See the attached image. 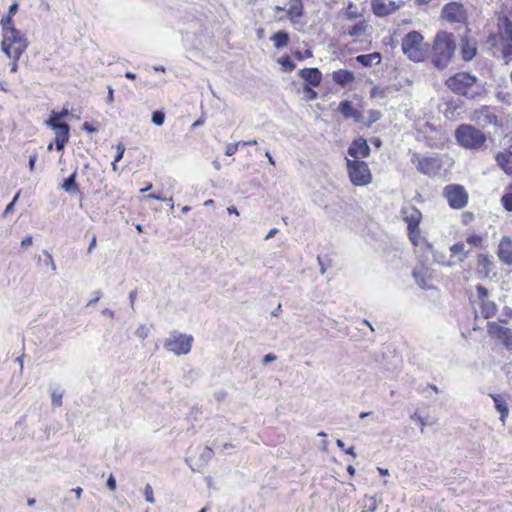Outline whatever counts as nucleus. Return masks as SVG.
<instances>
[{"label": "nucleus", "mask_w": 512, "mask_h": 512, "mask_svg": "<svg viewBox=\"0 0 512 512\" xmlns=\"http://www.w3.org/2000/svg\"><path fill=\"white\" fill-rule=\"evenodd\" d=\"M49 127L55 131V139L69 140L70 126L67 123L53 124Z\"/></svg>", "instance_id": "27"}, {"label": "nucleus", "mask_w": 512, "mask_h": 512, "mask_svg": "<svg viewBox=\"0 0 512 512\" xmlns=\"http://www.w3.org/2000/svg\"><path fill=\"white\" fill-rule=\"evenodd\" d=\"M45 254L47 255L46 264L51 267L52 271H56V263L53 257L47 251Z\"/></svg>", "instance_id": "50"}, {"label": "nucleus", "mask_w": 512, "mask_h": 512, "mask_svg": "<svg viewBox=\"0 0 512 512\" xmlns=\"http://www.w3.org/2000/svg\"><path fill=\"white\" fill-rule=\"evenodd\" d=\"M412 163L417 167L418 171L425 175H435L439 168V162L433 157H420L414 154L411 158Z\"/></svg>", "instance_id": "10"}, {"label": "nucleus", "mask_w": 512, "mask_h": 512, "mask_svg": "<svg viewBox=\"0 0 512 512\" xmlns=\"http://www.w3.org/2000/svg\"><path fill=\"white\" fill-rule=\"evenodd\" d=\"M124 152H125V146L122 143H119L117 145V154L114 158L115 162H119L123 158Z\"/></svg>", "instance_id": "48"}, {"label": "nucleus", "mask_w": 512, "mask_h": 512, "mask_svg": "<svg viewBox=\"0 0 512 512\" xmlns=\"http://www.w3.org/2000/svg\"><path fill=\"white\" fill-rule=\"evenodd\" d=\"M458 143L469 150H478L486 142L485 134L472 125L462 124L455 131Z\"/></svg>", "instance_id": "4"}, {"label": "nucleus", "mask_w": 512, "mask_h": 512, "mask_svg": "<svg viewBox=\"0 0 512 512\" xmlns=\"http://www.w3.org/2000/svg\"><path fill=\"white\" fill-rule=\"evenodd\" d=\"M456 49L453 34L441 31L436 34L431 48V62L439 70L448 67Z\"/></svg>", "instance_id": "1"}, {"label": "nucleus", "mask_w": 512, "mask_h": 512, "mask_svg": "<svg viewBox=\"0 0 512 512\" xmlns=\"http://www.w3.org/2000/svg\"><path fill=\"white\" fill-rule=\"evenodd\" d=\"M501 39L507 41V43L512 42V24L510 22L504 25L503 31L501 32Z\"/></svg>", "instance_id": "34"}, {"label": "nucleus", "mask_w": 512, "mask_h": 512, "mask_svg": "<svg viewBox=\"0 0 512 512\" xmlns=\"http://www.w3.org/2000/svg\"><path fill=\"white\" fill-rule=\"evenodd\" d=\"M495 160L498 166H500L507 175L512 176V160L509 154L506 152H499L496 155Z\"/></svg>", "instance_id": "25"}, {"label": "nucleus", "mask_w": 512, "mask_h": 512, "mask_svg": "<svg viewBox=\"0 0 512 512\" xmlns=\"http://www.w3.org/2000/svg\"><path fill=\"white\" fill-rule=\"evenodd\" d=\"M483 242V239L481 236L479 235H470L466 238V242H464L467 245H469L471 248L472 247H479L481 246Z\"/></svg>", "instance_id": "36"}, {"label": "nucleus", "mask_w": 512, "mask_h": 512, "mask_svg": "<svg viewBox=\"0 0 512 512\" xmlns=\"http://www.w3.org/2000/svg\"><path fill=\"white\" fill-rule=\"evenodd\" d=\"M381 114L379 111L376 110H370L369 111V123H374L377 120H379Z\"/></svg>", "instance_id": "49"}, {"label": "nucleus", "mask_w": 512, "mask_h": 512, "mask_svg": "<svg viewBox=\"0 0 512 512\" xmlns=\"http://www.w3.org/2000/svg\"><path fill=\"white\" fill-rule=\"evenodd\" d=\"M477 82V78L467 72H458L446 80V85L454 93L466 97H473L471 88Z\"/></svg>", "instance_id": "6"}, {"label": "nucleus", "mask_w": 512, "mask_h": 512, "mask_svg": "<svg viewBox=\"0 0 512 512\" xmlns=\"http://www.w3.org/2000/svg\"><path fill=\"white\" fill-rule=\"evenodd\" d=\"M404 221L407 223L410 239H413V233L417 230L422 218L421 212L416 207L404 208L401 211Z\"/></svg>", "instance_id": "13"}, {"label": "nucleus", "mask_w": 512, "mask_h": 512, "mask_svg": "<svg viewBox=\"0 0 512 512\" xmlns=\"http://www.w3.org/2000/svg\"><path fill=\"white\" fill-rule=\"evenodd\" d=\"M489 333L502 342L506 349L512 350V330L496 322L489 324Z\"/></svg>", "instance_id": "11"}, {"label": "nucleus", "mask_w": 512, "mask_h": 512, "mask_svg": "<svg viewBox=\"0 0 512 512\" xmlns=\"http://www.w3.org/2000/svg\"><path fill=\"white\" fill-rule=\"evenodd\" d=\"M474 120L482 127L497 126V116L493 108L484 106L474 113Z\"/></svg>", "instance_id": "14"}, {"label": "nucleus", "mask_w": 512, "mask_h": 512, "mask_svg": "<svg viewBox=\"0 0 512 512\" xmlns=\"http://www.w3.org/2000/svg\"><path fill=\"white\" fill-rule=\"evenodd\" d=\"M338 111L344 116V118H352L355 122L362 120V113L353 108L351 102L344 100L339 103Z\"/></svg>", "instance_id": "19"}, {"label": "nucleus", "mask_w": 512, "mask_h": 512, "mask_svg": "<svg viewBox=\"0 0 512 512\" xmlns=\"http://www.w3.org/2000/svg\"><path fill=\"white\" fill-rule=\"evenodd\" d=\"M150 333L149 328L145 324L139 325V327L136 329L135 334L138 338L141 340H144L148 337Z\"/></svg>", "instance_id": "42"}, {"label": "nucleus", "mask_w": 512, "mask_h": 512, "mask_svg": "<svg viewBox=\"0 0 512 512\" xmlns=\"http://www.w3.org/2000/svg\"><path fill=\"white\" fill-rule=\"evenodd\" d=\"M345 15L349 20H355L361 17L360 12L358 11L356 5L352 2H349L346 8Z\"/></svg>", "instance_id": "32"}, {"label": "nucleus", "mask_w": 512, "mask_h": 512, "mask_svg": "<svg viewBox=\"0 0 512 512\" xmlns=\"http://www.w3.org/2000/svg\"><path fill=\"white\" fill-rule=\"evenodd\" d=\"M32 243H33V239H32V237H31V236H26V237L22 240L21 245H22L23 247H29V246H31V245H32Z\"/></svg>", "instance_id": "59"}, {"label": "nucleus", "mask_w": 512, "mask_h": 512, "mask_svg": "<svg viewBox=\"0 0 512 512\" xmlns=\"http://www.w3.org/2000/svg\"><path fill=\"white\" fill-rule=\"evenodd\" d=\"M62 397H63V391L56 389L52 391L51 394V401L52 405L56 407H60L62 405Z\"/></svg>", "instance_id": "37"}, {"label": "nucleus", "mask_w": 512, "mask_h": 512, "mask_svg": "<svg viewBox=\"0 0 512 512\" xmlns=\"http://www.w3.org/2000/svg\"><path fill=\"white\" fill-rule=\"evenodd\" d=\"M144 497H145V500L148 503H150V504H154L155 503L153 488H152V486L150 484H146L145 485Z\"/></svg>", "instance_id": "41"}, {"label": "nucleus", "mask_w": 512, "mask_h": 512, "mask_svg": "<svg viewBox=\"0 0 512 512\" xmlns=\"http://www.w3.org/2000/svg\"><path fill=\"white\" fill-rule=\"evenodd\" d=\"M193 337L174 332L165 341L164 347L176 355H186L192 347Z\"/></svg>", "instance_id": "7"}, {"label": "nucleus", "mask_w": 512, "mask_h": 512, "mask_svg": "<svg viewBox=\"0 0 512 512\" xmlns=\"http://www.w3.org/2000/svg\"><path fill=\"white\" fill-rule=\"evenodd\" d=\"M278 62L281 64L284 71H286V72H291L295 68V64L291 61V59L288 56L281 57L278 60Z\"/></svg>", "instance_id": "38"}, {"label": "nucleus", "mask_w": 512, "mask_h": 512, "mask_svg": "<svg viewBox=\"0 0 512 512\" xmlns=\"http://www.w3.org/2000/svg\"><path fill=\"white\" fill-rule=\"evenodd\" d=\"M241 145V142H236V143H230L227 145L226 147V151H225V154L227 156H232L236 153V151L238 150V147Z\"/></svg>", "instance_id": "46"}, {"label": "nucleus", "mask_w": 512, "mask_h": 512, "mask_svg": "<svg viewBox=\"0 0 512 512\" xmlns=\"http://www.w3.org/2000/svg\"><path fill=\"white\" fill-rule=\"evenodd\" d=\"M107 487L114 491L116 489V480L113 475H110L107 479Z\"/></svg>", "instance_id": "52"}, {"label": "nucleus", "mask_w": 512, "mask_h": 512, "mask_svg": "<svg viewBox=\"0 0 512 512\" xmlns=\"http://www.w3.org/2000/svg\"><path fill=\"white\" fill-rule=\"evenodd\" d=\"M298 74L308 85L318 87L321 84L322 74L317 68H305L300 70Z\"/></svg>", "instance_id": "17"}, {"label": "nucleus", "mask_w": 512, "mask_h": 512, "mask_svg": "<svg viewBox=\"0 0 512 512\" xmlns=\"http://www.w3.org/2000/svg\"><path fill=\"white\" fill-rule=\"evenodd\" d=\"M69 111L67 108H63L60 112L52 111L48 120H46V125L51 126L53 124H60L59 121L64 117L68 116Z\"/></svg>", "instance_id": "31"}, {"label": "nucleus", "mask_w": 512, "mask_h": 512, "mask_svg": "<svg viewBox=\"0 0 512 512\" xmlns=\"http://www.w3.org/2000/svg\"><path fill=\"white\" fill-rule=\"evenodd\" d=\"M477 53L476 42L463 37L461 39V55L465 61H470Z\"/></svg>", "instance_id": "20"}, {"label": "nucleus", "mask_w": 512, "mask_h": 512, "mask_svg": "<svg viewBox=\"0 0 512 512\" xmlns=\"http://www.w3.org/2000/svg\"><path fill=\"white\" fill-rule=\"evenodd\" d=\"M441 17L449 23L465 24L468 19V11L461 2H450L443 6Z\"/></svg>", "instance_id": "8"}, {"label": "nucleus", "mask_w": 512, "mask_h": 512, "mask_svg": "<svg viewBox=\"0 0 512 512\" xmlns=\"http://www.w3.org/2000/svg\"><path fill=\"white\" fill-rule=\"evenodd\" d=\"M96 245H97V239H96V236L93 235L92 240H91V242H90V244L88 246V249H87V254L88 255H90L93 252V250L96 248Z\"/></svg>", "instance_id": "53"}, {"label": "nucleus", "mask_w": 512, "mask_h": 512, "mask_svg": "<svg viewBox=\"0 0 512 512\" xmlns=\"http://www.w3.org/2000/svg\"><path fill=\"white\" fill-rule=\"evenodd\" d=\"M303 12L304 7L301 0H293L287 10V14L293 23H295L303 15Z\"/></svg>", "instance_id": "24"}, {"label": "nucleus", "mask_w": 512, "mask_h": 512, "mask_svg": "<svg viewBox=\"0 0 512 512\" xmlns=\"http://www.w3.org/2000/svg\"><path fill=\"white\" fill-rule=\"evenodd\" d=\"M114 100L113 97V89L111 87H108V96H107V102L112 103Z\"/></svg>", "instance_id": "63"}, {"label": "nucleus", "mask_w": 512, "mask_h": 512, "mask_svg": "<svg viewBox=\"0 0 512 512\" xmlns=\"http://www.w3.org/2000/svg\"><path fill=\"white\" fill-rule=\"evenodd\" d=\"M478 265L490 270V266L492 265V261L490 260L489 256L487 254H480L478 256Z\"/></svg>", "instance_id": "40"}, {"label": "nucleus", "mask_w": 512, "mask_h": 512, "mask_svg": "<svg viewBox=\"0 0 512 512\" xmlns=\"http://www.w3.org/2000/svg\"><path fill=\"white\" fill-rule=\"evenodd\" d=\"M498 257L504 264H512V239L510 237H502L498 245Z\"/></svg>", "instance_id": "16"}, {"label": "nucleus", "mask_w": 512, "mask_h": 512, "mask_svg": "<svg viewBox=\"0 0 512 512\" xmlns=\"http://www.w3.org/2000/svg\"><path fill=\"white\" fill-rule=\"evenodd\" d=\"M72 492H74L76 494V497L79 499L82 495L83 490L81 487H76L72 489Z\"/></svg>", "instance_id": "64"}, {"label": "nucleus", "mask_w": 512, "mask_h": 512, "mask_svg": "<svg viewBox=\"0 0 512 512\" xmlns=\"http://www.w3.org/2000/svg\"><path fill=\"white\" fill-rule=\"evenodd\" d=\"M412 276L420 288L427 289L430 287L428 285V280L430 279L428 269H426V268L414 269L412 272Z\"/></svg>", "instance_id": "23"}, {"label": "nucleus", "mask_w": 512, "mask_h": 512, "mask_svg": "<svg viewBox=\"0 0 512 512\" xmlns=\"http://www.w3.org/2000/svg\"><path fill=\"white\" fill-rule=\"evenodd\" d=\"M136 295H137V292L136 290H133L129 293V300H130V304H131V307L134 308V303H135V300H136Z\"/></svg>", "instance_id": "61"}, {"label": "nucleus", "mask_w": 512, "mask_h": 512, "mask_svg": "<svg viewBox=\"0 0 512 512\" xmlns=\"http://www.w3.org/2000/svg\"><path fill=\"white\" fill-rule=\"evenodd\" d=\"M67 142H68V141L55 139V146H56V149H57L58 151H62V150L64 149L65 144H66Z\"/></svg>", "instance_id": "58"}, {"label": "nucleus", "mask_w": 512, "mask_h": 512, "mask_svg": "<svg viewBox=\"0 0 512 512\" xmlns=\"http://www.w3.org/2000/svg\"><path fill=\"white\" fill-rule=\"evenodd\" d=\"M1 50L12 60H19L28 46L27 39L18 29L2 33Z\"/></svg>", "instance_id": "3"}, {"label": "nucleus", "mask_w": 512, "mask_h": 512, "mask_svg": "<svg viewBox=\"0 0 512 512\" xmlns=\"http://www.w3.org/2000/svg\"><path fill=\"white\" fill-rule=\"evenodd\" d=\"M276 360V356L272 353H269V354H266L264 357H263V364H267L269 362H273Z\"/></svg>", "instance_id": "56"}, {"label": "nucleus", "mask_w": 512, "mask_h": 512, "mask_svg": "<svg viewBox=\"0 0 512 512\" xmlns=\"http://www.w3.org/2000/svg\"><path fill=\"white\" fill-rule=\"evenodd\" d=\"M402 52L413 62H422L429 56V45L424 42V37L418 31L406 34L401 42Z\"/></svg>", "instance_id": "2"}, {"label": "nucleus", "mask_w": 512, "mask_h": 512, "mask_svg": "<svg viewBox=\"0 0 512 512\" xmlns=\"http://www.w3.org/2000/svg\"><path fill=\"white\" fill-rule=\"evenodd\" d=\"M444 196L453 209H462L468 202V193L462 185H447L444 188Z\"/></svg>", "instance_id": "9"}, {"label": "nucleus", "mask_w": 512, "mask_h": 512, "mask_svg": "<svg viewBox=\"0 0 512 512\" xmlns=\"http://www.w3.org/2000/svg\"><path fill=\"white\" fill-rule=\"evenodd\" d=\"M271 40L276 48H282L288 44L289 36L286 32L279 31L272 36Z\"/></svg>", "instance_id": "30"}, {"label": "nucleus", "mask_w": 512, "mask_h": 512, "mask_svg": "<svg viewBox=\"0 0 512 512\" xmlns=\"http://www.w3.org/2000/svg\"><path fill=\"white\" fill-rule=\"evenodd\" d=\"M349 179L355 186H367L372 182V174L366 162L345 158Z\"/></svg>", "instance_id": "5"}, {"label": "nucleus", "mask_w": 512, "mask_h": 512, "mask_svg": "<svg viewBox=\"0 0 512 512\" xmlns=\"http://www.w3.org/2000/svg\"><path fill=\"white\" fill-rule=\"evenodd\" d=\"M19 195H20V192H18V193L14 196L13 200L11 201V203H9V204L6 206L5 211H4V215H7V214H9V213H11V212L13 211L14 205H15V203L17 202V200H18V198H19Z\"/></svg>", "instance_id": "47"}, {"label": "nucleus", "mask_w": 512, "mask_h": 512, "mask_svg": "<svg viewBox=\"0 0 512 512\" xmlns=\"http://www.w3.org/2000/svg\"><path fill=\"white\" fill-rule=\"evenodd\" d=\"M332 79L336 84L344 87L353 82L355 77L353 72L345 69H339L333 72Z\"/></svg>", "instance_id": "21"}, {"label": "nucleus", "mask_w": 512, "mask_h": 512, "mask_svg": "<svg viewBox=\"0 0 512 512\" xmlns=\"http://www.w3.org/2000/svg\"><path fill=\"white\" fill-rule=\"evenodd\" d=\"M367 24L365 21L356 23L348 30V35L352 37H361L366 34Z\"/></svg>", "instance_id": "29"}, {"label": "nucleus", "mask_w": 512, "mask_h": 512, "mask_svg": "<svg viewBox=\"0 0 512 512\" xmlns=\"http://www.w3.org/2000/svg\"><path fill=\"white\" fill-rule=\"evenodd\" d=\"M451 257H458L460 262L464 261L471 252L464 242H458L450 247Z\"/></svg>", "instance_id": "22"}, {"label": "nucleus", "mask_w": 512, "mask_h": 512, "mask_svg": "<svg viewBox=\"0 0 512 512\" xmlns=\"http://www.w3.org/2000/svg\"><path fill=\"white\" fill-rule=\"evenodd\" d=\"M502 56L506 64L512 61V42L503 45Z\"/></svg>", "instance_id": "35"}, {"label": "nucleus", "mask_w": 512, "mask_h": 512, "mask_svg": "<svg viewBox=\"0 0 512 512\" xmlns=\"http://www.w3.org/2000/svg\"><path fill=\"white\" fill-rule=\"evenodd\" d=\"M501 203L507 211L512 212V192L505 193L501 197Z\"/></svg>", "instance_id": "39"}, {"label": "nucleus", "mask_w": 512, "mask_h": 512, "mask_svg": "<svg viewBox=\"0 0 512 512\" xmlns=\"http://www.w3.org/2000/svg\"><path fill=\"white\" fill-rule=\"evenodd\" d=\"M37 160V153L34 152L30 157H29V169L30 171H33L34 170V166H35V162Z\"/></svg>", "instance_id": "54"}, {"label": "nucleus", "mask_w": 512, "mask_h": 512, "mask_svg": "<svg viewBox=\"0 0 512 512\" xmlns=\"http://www.w3.org/2000/svg\"><path fill=\"white\" fill-rule=\"evenodd\" d=\"M102 315L103 316H106V317H109V318H113L114 317V312L108 308L104 309L102 311Z\"/></svg>", "instance_id": "62"}, {"label": "nucleus", "mask_w": 512, "mask_h": 512, "mask_svg": "<svg viewBox=\"0 0 512 512\" xmlns=\"http://www.w3.org/2000/svg\"><path fill=\"white\" fill-rule=\"evenodd\" d=\"M477 294L481 299H484L485 297H487L488 291L484 286L478 285L477 286Z\"/></svg>", "instance_id": "51"}, {"label": "nucleus", "mask_w": 512, "mask_h": 512, "mask_svg": "<svg viewBox=\"0 0 512 512\" xmlns=\"http://www.w3.org/2000/svg\"><path fill=\"white\" fill-rule=\"evenodd\" d=\"M490 397L493 399L495 409L500 414L499 419L504 425L509 415V407L507 405V402L505 398L500 394H490Z\"/></svg>", "instance_id": "18"}, {"label": "nucleus", "mask_w": 512, "mask_h": 512, "mask_svg": "<svg viewBox=\"0 0 512 512\" xmlns=\"http://www.w3.org/2000/svg\"><path fill=\"white\" fill-rule=\"evenodd\" d=\"M18 11V3L14 2L8 10V16H14Z\"/></svg>", "instance_id": "57"}, {"label": "nucleus", "mask_w": 512, "mask_h": 512, "mask_svg": "<svg viewBox=\"0 0 512 512\" xmlns=\"http://www.w3.org/2000/svg\"><path fill=\"white\" fill-rule=\"evenodd\" d=\"M356 61L365 67H369L372 66L373 64H379L381 61V55L378 52L366 55H359L356 57Z\"/></svg>", "instance_id": "26"}, {"label": "nucleus", "mask_w": 512, "mask_h": 512, "mask_svg": "<svg viewBox=\"0 0 512 512\" xmlns=\"http://www.w3.org/2000/svg\"><path fill=\"white\" fill-rule=\"evenodd\" d=\"M152 122L157 125L161 126L164 123L165 120V114L162 111H154L152 113Z\"/></svg>", "instance_id": "44"}, {"label": "nucleus", "mask_w": 512, "mask_h": 512, "mask_svg": "<svg viewBox=\"0 0 512 512\" xmlns=\"http://www.w3.org/2000/svg\"><path fill=\"white\" fill-rule=\"evenodd\" d=\"M402 5V2L397 3L396 1H388L385 0H371V8L373 13L378 17H386L396 10H398Z\"/></svg>", "instance_id": "12"}, {"label": "nucleus", "mask_w": 512, "mask_h": 512, "mask_svg": "<svg viewBox=\"0 0 512 512\" xmlns=\"http://www.w3.org/2000/svg\"><path fill=\"white\" fill-rule=\"evenodd\" d=\"M82 129L85 130V131H88L90 133H94L96 132V128L92 127L88 122H85L83 125H82Z\"/></svg>", "instance_id": "60"}, {"label": "nucleus", "mask_w": 512, "mask_h": 512, "mask_svg": "<svg viewBox=\"0 0 512 512\" xmlns=\"http://www.w3.org/2000/svg\"><path fill=\"white\" fill-rule=\"evenodd\" d=\"M303 92L305 94V98L308 100H315L318 97L317 92L314 91L308 84L304 85Z\"/></svg>", "instance_id": "45"}, {"label": "nucleus", "mask_w": 512, "mask_h": 512, "mask_svg": "<svg viewBox=\"0 0 512 512\" xmlns=\"http://www.w3.org/2000/svg\"><path fill=\"white\" fill-rule=\"evenodd\" d=\"M370 154V147L363 138L356 139L348 148V155L352 160H361L367 158Z\"/></svg>", "instance_id": "15"}, {"label": "nucleus", "mask_w": 512, "mask_h": 512, "mask_svg": "<svg viewBox=\"0 0 512 512\" xmlns=\"http://www.w3.org/2000/svg\"><path fill=\"white\" fill-rule=\"evenodd\" d=\"M411 417H412V419H417L418 420V423L421 426V431L423 432L424 427L426 426V423H425L424 419L422 417H420L417 413H414Z\"/></svg>", "instance_id": "55"}, {"label": "nucleus", "mask_w": 512, "mask_h": 512, "mask_svg": "<svg viewBox=\"0 0 512 512\" xmlns=\"http://www.w3.org/2000/svg\"><path fill=\"white\" fill-rule=\"evenodd\" d=\"M77 171H74L68 178H66L61 184V189L66 192L75 193L78 191V185L76 184Z\"/></svg>", "instance_id": "28"}, {"label": "nucleus", "mask_w": 512, "mask_h": 512, "mask_svg": "<svg viewBox=\"0 0 512 512\" xmlns=\"http://www.w3.org/2000/svg\"><path fill=\"white\" fill-rule=\"evenodd\" d=\"M496 312V306L492 302L483 303L482 314L485 318L492 317Z\"/></svg>", "instance_id": "33"}, {"label": "nucleus", "mask_w": 512, "mask_h": 512, "mask_svg": "<svg viewBox=\"0 0 512 512\" xmlns=\"http://www.w3.org/2000/svg\"><path fill=\"white\" fill-rule=\"evenodd\" d=\"M12 17L13 16H7V17L2 18L0 23H1V26H2L3 33H6V30L16 29L14 27Z\"/></svg>", "instance_id": "43"}]
</instances>
